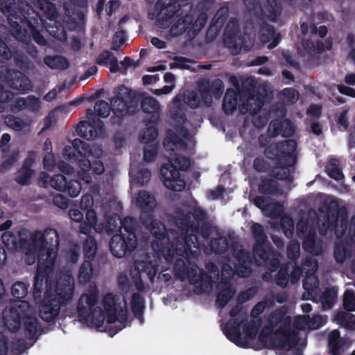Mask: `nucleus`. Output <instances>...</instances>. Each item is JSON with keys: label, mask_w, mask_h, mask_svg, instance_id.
<instances>
[{"label": "nucleus", "mask_w": 355, "mask_h": 355, "mask_svg": "<svg viewBox=\"0 0 355 355\" xmlns=\"http://www.w3.org/2000/svg\"><path fill=\"white\" fill-rule=\"evenodd\" d=\"M64 157L71 162H77L80 168L78 172V177L87 184L92 182L90 171L92 162L87 156L78 157V155L72 152L71 147L65 146L63 150Z\"/></svg>", "instance_id": "19"}, {"label": "nucleus", "mask_w": 355, "mask_h": 355, "mask_svg": "<svg viewBox=\"0 0 355 355\" xmlns=\"http://www.w3.org/2000/svg\"><path fill=\"white\" fill-rule=\"evenodd\" d=\"M72 152L76 153L78 157L89 156L92 153L90 145L80 139H75L72 141Z\"/></svg>", "instance_id": "52"}, {"label": "nucleus", "mask_w": 355, "mask_h": 355, "mask_svg": "<svg viewBox=\"0 0 355 355\" xmlns=\"http://www.w3.org/2000/svg\"><path fill=\"white\" fill-rule=\"evenodd\" d=\"M261 324V320L257 321L252 320L245 324L243 327V330L245 336L250 339H254L258 334Z\"/></svg>", "instance_id": "59"}, {"label": "nucleus", "mask_w": 355, "mask_h": 355, "mask_svg": "<svg viewBox=\"0 0 355 355\" xmlns=\"http://www.w3.org/2000/svg\"><path fill=\"white\" fill-rule=\"evenodd\" d=\"M171 144L173 146L178 148H182L186 149L187 148V144L184 141L178 134L169 131L167 133L166 137L165 138L163 144L166 150H173L168 147V144Z\"/></svg>", "instance_id": "49"}, {"label": "nucleus", "mask_w": 355, "mask_h": 355, "mask_svg": "<svg viewBox=\"0 0 355 355\" xmlns=\"http://www.w3.org/2000/svg\"><path fill=\"white\" fill-rule=\"evenodd\" d=\"M146 128L140 134V141L142 143L148 144L154 141L158 136V130L153 123H148L146 121Z\"/></svg>", "instance_id": "47"}, {"label": "nucleus", "mask_w": 355, "mask_h": 355, "mask_svg": "<svg viewBox=\"0 0 355 355\" xmlns=\"http://www.w3.org/2000/svg\"><path fill=\"white\" fill-rule=\"evenodd\" d=\"M270 142L268 135H260L258 143L261 148H264L263 153L266 158L275 162V167L270 171V175L279 180L292 182L293 178L291 174V168L297 162L295 152L297 143L294 139H287L277 143Z\"/></svg>", "instance_id": "3"}, {"label": "nucleus", "mask_w": 355, "mask_h": 355, "mask_svg": "<svg viewBox=\"0 0 355 355\" xmlns=\"http://www.w3.org/2000/svg\"><path fill=\"white\" fill-rule=\"evenodd\" d=\"M112 110L114 116L112 123L119 124L128 114H134L138 110L139 102L132 90L123 85L117 87L115 96L111 100Z\"/></svg>", "instance_id": "7"}, {"label": "nucleus", "mask_w": 355, "mask_h": 355, "mask_svg": "<svg viewBox=\"0 0 355 355\" xmlns=\"http://www.w3.org/2000/svg\"><path fill=\"white\" fill-rule=\"evenodd\" d=\"M47 265L42 266L41 263L38 264L37 269L34 277L33 297L36 300L40 297L43 291L44 283H48L49 273L51 271L54 265H51L49 261H46Z\"/></svg>", "instance_id": "24"}, {"label": "nucleus", "mask_w": 355, "mask_h": 355, "mask_svg": "<svg viewBox=\"0 0 355 355\" xmlns=\"http://www.w3.org/2000/svg\"><path fill=\"white\" fill-rule=\"evenodd\" d=\"M28 287L29 284L21 281L15 282L11 286V294L19 301V304H21L23 301L21 300L28 295Z\"/></svg>", "instance_id": "46"}, {"label": "nucleus", "mask_w": 355, "mask_h": 355, "mask_svg": "<svg viewBox=\"0 0 355 355\" xmlns=\"http://www.w3.org/2000/svg\"><path fill=\"white\" fill-rule=\"evenodd\" d=\"M241 322L238 319L229 320L223 329V332L227 338L235 343L237 346L241 347H247L248 343L246 340H243L241 333Z\"/></svg>", "instance_id": "23"}, {"label": "nucleus", "mask_w": 355, "mask_h": 355, "mask_svg": "<svg viewBox=\"0 0 355 355\" xmlns=\"http://www.w3.org/2000/svg\"><path fill=\"white\" fill-rule=\"evenodd\" d=\"M74 278L69 272H61L57 280L54 295H46L39 306V315L45 322H53L58 315L62 305L72 299L74 292Z\"/></svg>", "instance_id": "4"}, {"label": "nucleus", "mask_w": 355, "mask_h": 355, "mask_svg": "<svg viewBox=\"0 0 355 355\" xmlns=\"http://www.w3.org/2000/svg\"><path fill=\"white\" fill-rule=\"evenodd\" d=\"M137 205L144 212L142 214H149L156 206L155 198L148 191H139L137 196Z\"/></svg>", "instance_id": "31"}, {"label": "nucleus", "mask_w": 355, "mask_h": 355, "mask_svg": "<svg viewBox=\"0 0 355 355\" xmlns=\"http://www.w3.org/2000/svg\"><path fill=\"white\" fill-rule=\"evenodd\" d=\"M96 63L101 66H107L110 64V71L112 73L121 71L119 67L118 60L112 52L107 50L103 51L96 60Z\"/></svg>", "instance_id": "33"}, {"label": "nucleus", "mask_w": 355, "mask_h": 355, "mask_svg": "<svg viewBox=\"0 0 355 355\" xmlns=\"http://www.w3.org/2000/svg\"><path fill=\"white\" fill-rule=\"evenodd\" d=\"M31 239L36 252L40 254L45 253L46 261L55 265L60 243L57 230L52 228L46 229L44 232L37 230L31 235Z\"/></svg>", "instance_id": "9"}, {"label": "nucleus", "mask_w": 355, "mask_h": 355, "mask_svg": "<svg viewBox=\"0 0 355 355\" xmlns=\"http://www.w3.org/2000/svg\"><path fill=\"white\" fill-rule=\"evenodd\" d=\"M29 304L26 301L21 302L3 311V319L6 330L10 332H17L21 327L24 318L27 316Z\"/></svg>", "instance_id": "14"}, {"label": "nucleus", "mask_w": 355, "mask_h": 355, "mask_svg": "<svg viewBox=\"0 0 355 355\" xmlns=\"http://www.w3.org/2000/svg\"><path fill=\"white\" fill-rule=\"evenodd\" d=\"M93 272L94 268L92 261L90 260H84L79 268L77 276L79 284H86L89 282L93 276Z\"/></svg>", "instance_id": "39"}, {"label": "nucleus", "mask_w": 355, "mask_h": 355, "mask_svg": "<svg viewBox=\"0 0 355 355\" xmlns=\"http://www.w3.org/2000/svg\"><path fill=\"white\" fill-rule=\"evenodd\" d=\"M142 111L147 114H152L151 117L148 119V123L156 124L159 119V102L152 96H147L142 99L141 103Z\"/></svg>", "instance_id": "28"}, {"label": "nucleus", "mask_w": 355, "mask_h": 355, "mask_svg": "<svg viewBox=\"0 0 355 355\" xmlns=\"http://www.w3.org/2000/svg\"><path fill=\"white\" fill-rule=\"evenodd\" d=\"M86 117L90 124V129L93 131H96L97 135L104 131V123L98 117L95 115L94 111L89 108L86 110Z\"/></svg>", "instance_id": "48"}, {"label": "nucleus", "mask_w": 355, "mask_h": 355, "mask_svg": "<svg viewBox=\"0 0 355 355\" xmlns=\"http://www.w3.org/2000/svg\"><path fill=\"white\" fill-rule=\"evenodd\" d=\"M191 166V160L183 155H177L163 164L160 168L164 185L174 191H182L185 188V181L180 177V171H187Z\"/></svg>", "instance_id": "6"}, {"label": "nucleus", "mask_w": 355, "mask_h": 355, "mask_svg": "<svg viewBox=\"0 0 355 355\" xmlns=\"http://www.w3.org/2000/svg\"><path fill=\"white\" fill-rule=\"evenodd\" d=\"M209 245L211 249L217 254L225 253L229 248L228 241L225 237L211 239Z\"/></svg>", "instance_id": "56"}, {"label": "nucleus", "mask_w": 355, "mask_h": 355, "mask_svg": "<svg viewBox=\"0 0 355 355\" xmlns=\"http://www.w3.org/2000/svg\"><path fill=\"white\" fill-rule=\"evenodd\" d=\"M137 245V239L132 235V239L125 233L114 234L110 241V249L115 257L122 258L128 252H132Z\"/></svg>", "instance_id": "16"}, {"label": "nucleus", "mask_w": 355, "mask_h": 355, "mask_svg": "<svg viewBox=\"0 0 355 355\" xmlns=\"http://www.w3.org/2000/svg\"><path fill=\"white\" fill-rule=\"evenodd\" d=\"M189 282L195 286L196 293L198 294L207 292L212 286L211 277L204 270H200L198 274L197 268L194 272H191V277Z\"/></svg>", "instance_id": "26"}, {"label": "nucleus", "mask_w": 355, "mask_h": 355, "mask_svg": "<svg viewBox=\"0 0 355 355\" xmlns=\"http://www.w3.org/2000/svg\"><path fill=\"white\" fill-rule=\"evenodd\" d=\"M184 7L187 10L184 15H182L183 11L182 10L181 12L175 14L177 17H180L171 28V33L174 36H178L185 33L190 28L194 21L195 16L192 3H187L184 5Z\"/></svg>", "instance_id": "20"}, {"label": "nucleus", "mask_w": 355, "mask_h": 355, "mask_svg": "<svg viewBox=\"0 0 355 355\" xmlns=\"http://www.w3.org/2000/svg\"><path fill=\"white\" fill-rule=\"evenodd\" d=\"M237 94L235 89L229 88L223 98V110L226 114H232L236 108Z\"/></svg>", "instance_id": "38"}, {"label": "nucleus", "mask_w": 355, "mask_h": 355, "mask_svg": "<svg viewBox=\"0 0 355 355\" xmlns=\"http://www.w3.org/2000/svg\"><path fill=\"white\" fill-rule=\"evenodd\" d=\"M23 327L26 338L36 341L41 334L40 332L41 325L36 317L28 315V311H27V316L24 318Z\"/></svg>", "instance_id": "27"}, {"label": "nucleus", "mask_w": 355, "mask_h": 355, "mask_svg": "<svg viewBox=\"0 0 355 355\" xmlns=\"http://www.w3.org/2000/svg\"><path fill=\"white\" fill-rule=\"evenodd\" d=\"M32 160L26 159L22 167L18 171L15 177V181L20 185H28L30 183L31 178L33 174V170L31 168Z\"/></svg>", "instance_id": "36"}, {"label": "nucleus", "mask_w": 355, "mask_h": 355, "mask_svg": "<svg viewBox=\"0 0 355 355\" xmlns=\"http://www.w3.org/2000/svg\"><path fill=\"white\" fill-rule=\"evenodd\" d=\"M137 268L141 275L146 274L151 282H153L155 275L159 269V266L156 261H143L139 263Z\"/></svg>", "instance_id": "40"}, {"label": "nucleus", "mask_w": 355, "mask_h": 355, "mask_svg": "<svg viewBox=\"0 0 355 355\" xmlns=\"http://www.w3.org/2000/svg\"><path fill=\"white\" fill-rule=\"evenodd\" d=\"M175 224L180 233L171 232L173 241L168 250L166 259L175 254L184 256L191 251L192 247H198L197 234L208 239L211 233V225L207 220V212L201 208H196L191 214L178 212L175 217Z\"/></svg>", "instance_id": "2"}, {"label": "nucleus", "mask_w": 355, "mask_h": 355, "mask_svg": "<svg viewBox=\"0 0 355 355\" xmlns=\"http://www.w3.org/2000/svg\"><path fill=\"white\" fill-rule=\"evenodd\" d=\"M287 320H289V326H291V318L286 315V309L284 307L277 309L268 315L266 318L267 324L263 327L259 336L263 340L266 338V335L268 336L275 331V329L278 326H285Z\"/></svg>", "instance_id": "18"}, {"label": "nucleus", "mask_w": 355, "mask_h": 355, "mask_svg": "<svg viewBox=\"0 0 355 355\" xmlns=\"http://www.w3.org/2000/svg\"><path fill=\"white\" fill-rule=\"evenodd\" d=\"M94 109L95 115L101 118H107L112 110V106L105 101L99 100L96 102Z\"/></svg>", "instance_id": "58"}, {"label": "nucleus", "mask_w": 355, "mask_h": 355, "mask_svg": "<svg viewBox=\"0 0 355 355\" xmlns=\"http://www.w3.org/2000/svg\"><path fill=\"white\" fill-rule=\"evenodd\" d=\"M19 236H17L10 231L3 233L1 239L5 247L10 251L15 252L17 250V244Z\"/></svg>", "instance_id": "53"}, {"label": "nucleus", "mask_w": 355, "mask_h": 355, "mask_svg": "<svg viewBox=\"0 0 355 355\" xmlns=\"http://www.w3.org/2000/svg\"><path fill=\"white\" fill-rule=\"evenodd\" d=\"M338 166L339 161L332 158L329 160V166L326 167L328 175L336 180H340L344 178L343 173Z\"/></svg>", "instance_id": "55"}, {"label": "nucleus", "mask_w": 355, "mask_h": 355, "mask_svg": "<svg viewBox=\"0 0 355 355\" xmlns=\"http://www.w3.org/2000/svg\"><path fill=\"white\" fill-rule=\"evenodd\" d=\"M12 57L14 59L15 64L23 70H28L33 68V64L31 60L24 53L14 51Z\"/></svg>", "instance_id": "54"}, {"label": "nucleus", "mask_w": 355, "mask_h": 355, "mask_svg": "<svg viewBox=\"0 0 355 355\" xmlns=\"http://www.w3.org/2000/svg\"><path fill=\"white\" fill-rule=\"evenodd\" d=\"M196 269V268L190 267L182 258L177 259L173 266L174 275L182 281L189 280L191 272H194Z\"/></svg>", "instance_id": "34"}, {"label": "nucleus", "mask_w": 355, "mask_h": 355, "mask_svg": "<svg viewBox=\"0 0 355 355\" xmlns=\"http://www.w3.org/2000/svg\"><path fill=\"white\" fill-rule=\"evenodd\" d=\"M66 184L64 192H67L72 198H76L79 195L82 189L80 181L68 178Z\"/></svg>", "instance_id": "60"}, {"label": "nucleus", "mask_w": 355, "mask_h": 355, "mask_svg": "<svg viewBox=\"0 0 355 355\" xmlns=\"http://www.w3.org/2000/svg\"><path fill=\"white\" fill-rule=\"evenodd\" d=\"M336 298L337 291L335 288L326 289L321 297V302L324 309H331L336 302Z\"/></svg>", "instance_id": "51"}, {"label": "nucleus", "mask_w": 355, "mask_h": 355, "mask_svg": "<svg viewBox=\"0 0 355 355\" xmlns=\"http://www.w3.org/2000/svg\"><path fill=\"white\" fill-rule=\"evenodd\" d=\"M266 8L269 16L276 19L281 15L282 7L279 0H266Z\"/></svg>", "instance_id": "61"}, {"label": "nucleus", "mask_w": 355, "mask_h": 355, "mask_svg": "<svg viewBox=\"0 0 355 355\" xmlns=\"http://www.w3.org/2000/svg\"><path fill=\"white\" fill-rule=\"evenodd\" d=\"M343 308L347 311H355V293L352 290H346L344 293Z\"/></svg>", "instance_id": "63"}, {"label": "nucleus", "mask_w": 355, "mask_h": 355, "mask_svg": "<svg viewBox=\"0 0 355 355\" xmlns=\"http://www.w3.org/2000/svg\"><path fill=\"white\" fill-rule=\"evenodd\" d=\"M27 15L17 28L21 35H18L14 31H11L12 35L20 42H28L31 40L32 37L37 44L45 46L46 41L39 30L42 21L40 15L34 9Z\"/></svg>", "instance_id": "10"}, {"label": "nucleus", "mask_w": 355, "mask_h": 355, "mask_svg": "<svg viewBox=\"0 0 355 355\" xmlns=\"http://www.w3.org/2000/svg\"><path fill=\"white\" fill-rule=\"evenodd\" d=\"M130 306L134 315L136 318L142 320L144 309L145 307L144 297L139 293H133L131 297Z\"/></svg>", "instance_id": "42"}, {"label": "nucleus", "mask_w": 355, "mask_h": 355, "mask_svg": "<svg viewBox=\"0 0 355 355\" xmlns=\"http://www.w3.org/2000/svg\"><path fill=\"white\" fill-rule=\"evenodd\" d=\"M318 268L317 261L311 258L304 259L302 263L301 271L305 272L306 278L303 280V288L307 291H313L318 287V281L313 275Z\"/></svg>", "instance_id": "21"}, {"label": "nucleus", "mask_w": 355, "mask_h": 355, "mask_svg": "<svg viewBox=\"0 0 355 355\" xmlns=\"http://www.w3.org/2000/svg\"><path fill=\"white\" fill-rule=\"evenodd\" d=\"M349 345V341L341 338L338 330H333L328 334L327 347L329 354L341 355Z\"/></svg>", "instance_id": "25"}, {"label": "nucleus", "mask_w": 355, "mask_h": 355, "mask_svg": "<svg viewBox=\"0 0 355 355\" xmlns=\"http://www.w3.org/2000/svg\"><path fill=\"white\" fill-rule=\"evenodd\" d=\"M141 223L157 240L162 241L167 236L166 226L161 220L154 218L151 214H141Z\"/></svg>", "instance_id": "22"}, {"label": "nucleus", "mask_w": 355, "mask_h": 355, "mask_svg": "<svg viewBox=\"0 0 355 355\" xmlns=\"http://www.w3.org/2000/svg\"><path fill=\"white\" fill-rule=\"evenodd\" d=\"M76 131L80 137L87 140L94 139L97 137L96 131L90 129V124L87 121H80L77 125Z\"/></svg>", "instance_id": "50"}, {"label": "nucleus", "mask_w": 355, "mask_h": 355, "mask_svg": "<svg viewBox=\"0 0 355 355\" xmlns=\"http://www.w3.org/2000/svg\"><path fill=\"white\" fill-rule=\"evenodd\" d=\"M98 295L96 291L82 294L77 304V313L79 320L84 324L91 322L97 329L103 327L106 320L108 324H112L118 321L120 324L112 326L109 334L114 336L126 326L128 311L125 302L120 297L112 293H107L103 300V309L96 306Z\"/></svg>", "instance_id": "1"}, {"label": "nucleus", "mask_w": 355, "mask_h": 355, "mask_svg": "<svg viewBox=\"0 0 355 355\" xmlns=\"http://www.w3.org/2000/svg\"><path fill=\"white\" fill-rule=\"evenodd\" d=\"M335 320L337 323L347 330H355V315L346 313L339 312L335 316Z\"/></svg>", "instance_id": "43"}, {"label": "nucleus", "mask_w": 355, "mask_h": 355, "mask_svg": "<svg viewBox=\"0 0 355 355\" xmlns=\"http://www.w3.org/2000/svg\"><path fill=\"white\" fill-rule=\"evenodd\" d=\"M44 62L53 69L65 70L69 67V60L65 57L59 55H46L44 58Z\"/></svg>", "instance_id": "37"}, {"label": "nucleus", "mask_w": 355, "mask_h": 355, "mask_svg": "<svg viewBox=\"0 0 355 355\" xmlns=\"http://www.w3.org/2000/svg\"><path fill=\"white\" fill-rule=\"evenodd\" d=\"M271 177V175L269 174ZM270 178H261L258 187L259 192L264 195H278L282 191L279 189V183L277 178L272 176Z\"/></svg>", "instance_id": "32"}, {"label": "nucleus", "mask_w": 355, "mask_h": 355, "mask_svg": "<svg viewBox=\"0 0 355 355\" xmlns=\"http://www.w3.org/2000/svg\"><path fill=\"white\" fill-rule=\"evenodd\" d=\"M231 248L233 257L238 261L235 266L236 273L241 277H249L252 274V269L250 267L252 263L251 254L236 242L232 243Z\"/></svg>", "instance_id": "17"}, {"label": "nucleus", "mask_w": 355, "mask_h": 355, "mask_svg": "<svg viewBox=\"0 0 355 355\" xmlns=\"http://www.w3.org/2000/svg\"><path fill=\"white\" fill-rule=\"evenodd\" d=\"M334 257L338 263H344L347 257H351L350 243L347 240H340L335 243Z\"/></svg>", "instance_id": "35"}, {"label": "nucleus", "mask_w": 355, "mask_h": 355, "mask_svg": "<svg viewBox=\"0 0 355 355\" xmlns=\"http://www.w3.org/2000/svg\"><path fill=\"white\" fill-rule=\"evenodd\" d=\"M121 226L119 227L120 234L123 233L122 231H124V233L132 239V235L134 237H137L136 236V227H137V222L135 219L132 216H125L123 219L120 220Z\"/></svg>", "instance_id": "45"}, {"label": "nucleus", "mask_w": 355, "mask_h": 355, "mask_svg": "<svg viewBox=\"0 0 355 355\" xmlns=\"http://www.w3.org/2000/svg\"><path fill=\"white\" fill-rule=\"evenodd\" d=\"M255 241L252 247V257L258 266L270 271H277L280 264V253L275 251L268 240L262 225L253 223L250 227Z\"/></svg>", "instance_id": "5"}, {"label": "nucleus", "mask_w": 355, "mask_h": 355, "mask_svg": "<svg viewBox=\"0 0 355 355\" xmlns=\"http://www.w3.org/2000/svg\"><path fill=\"white\" fill-rule=\"evenodd\" d=\"M325 224L328 229L334 230L336 236L340 239L344 236L348 226L347 211L345 207L329 206L327 210Z\"/></svg>", "instance_id": "12"}, {"label": "nucleus", "mask_w": 355, "mask_h": 355, "mask_svg": "<svg viewBox=\"0 0 355 355\" xmlns=\"http://www.w3.org/2000/svg\"><path fill=\"white\" fill-rule=\"evenodd\" d=\"M259 340L264 347L268 349L279 350H291L295 347L299 341L298 333L289 326V320H287L285 326H280L263 340L259 336Z\"/></svg>", "instance_id": "8"}, {"label": "nucleus", "mask_w": 355, "mask_h": 355, "mask_svg": "<svg viewBox=\"0 0 355 355\" xmlns=\"http://www.w3.org/2000/svg\"><path fill=\"white\" fill-rule=\"evenodd\" d=\"M33 8L26 2H19L17 4L15 0H0V10L7 15L8 22L10 27V32L14 31L17 35L19 33L17 26L22 22L24 17H26Z\"/></svg>", "instance_id": "11"}, {"label": "nucleus", "mask_w": 355, "mask_h": 355, "mask_svg": "<svg viewBox=\"0 0 355 355\" xmlns=\"http://www.w3.org/2000/svg\"><path fill=\"white\" fill-rule=\"evenodd\" d=\"M67 178L62 174H55L50 178L49 184L55 189L60 191H64Z\"/></svg>", "instance_id": "62"}, {"label": "nucleus", "mask_w": 355, "mask_h": 355, "mask_svg": "<svg viewBox=\"0 0 355 355\" xmlns=\"http://www.w3.org/2000/svg\"><path fill=\"white\" fill-rule=\"evenodd\" d=\"M69 4L64 8L67 17V26L71 31L81 29L85 21V17L81 8L87 7V0H69Z\"/></svg>", "instance_id": "15"}, {"label": "nucleus", "mask_w": 355, "mask_h": 355, "mask_svg": "<svg viewBox=\"0 0 355 355\" xmlns=\"http://www.w3.org/2000/svg\"><path fill=\"white\" fill-rule=\"evenodd\" d=\"M221 287L217 294L216 304L220 309H223L235 294V291L229 282H222L218 286Z\"/></svg>", "instance_id": "30"}, {"label": "nucleus", "mask_w": 355, "mask_h": 355, "mask_svg": "<svg viewBox=\"0 0 355 355\" xmlns=\"http://www.w3.org/2000/svg\"><path fill=\"white\" fill-rule=\"evenodd\" d=\"M21 252H24L25 255L32 254L31 261H28V264L31 265L35 263V253L36 251L33 248V245L31 241V239H26L24 238L20 237L19 239L18 244H17V250Z\"/></svg>", "instance_id": "44"}, {"label": "nucleus", "mask_w": 355, "mask_h": 355, "mask_svg": "<svg viewBox=\"0 0 355 355\" xmlns=\"http://www.w3.org/2000/svg\"><path fill=\"white\" fill-rule=\"evenodd\" d=\"M83 248L85 260L92 261L97 252V243L95 238L93 236H88L83 242Z\"/></svg>", "instance_id": "41"}, {"label": "nucleus", "mask_w": 355, "mask_h": 355, "mask_svg": "<svg viewBox=\"0 0 355 355\" xmlns=\"http://www.w3.org/2000/svg\"><path fill=\"white\" fill-rule=\"evenodd\" d=\"M261 37L262 41L269 42L268 49H272L275 48L281 40V35L277 33L272 25L265 24L261 28Z\"/></svg>", "instance_id": "29"}, {"label": "nucleus", "mask_w": 355, "mask_h": 355, "mask_svg": "<svg viewBox=\"0 0 355 355\" xmlns=\"http://www.w3.org/2000/svg\"><path fill=\"white\" fill-rule=\"evenodd\" d=\"M300 254V244L296 242H291L288 247L286 251V255L289 260L293 262H296L299 259Z\"/></svg>", "instance_id": "64"}, {"label": "nucleus", "mask_w": 355, "mask_h": 355, "mask_svg": "<svg viewBox=\"0 0 355 355\" xmlns=\"http://www.w3.org/2000/svg\"><path fill=\"white\" fill-rule=\"evenodd\" d=\"M279 271L275 277V283L277 286L285 288L287 286L289 281L288 266L287 265H281L277 268Z\"/></svg>", "instance_id": "57"}, {"label": "nucleus", "mask_w": 355, "mask_h": 355, "mask_svg": "<svg viewBox=\"0 0 355 355\" xmlns=\"http://www.w3.org/2000/svg\"><path fill=\"white\" fill-rule=\"evenodd\" d=\"M0 80L8 87L24 93L33 88L31 81L24 73L6 66H0Z\"/></svg>", "instance_id": "13"}]
</instances>
